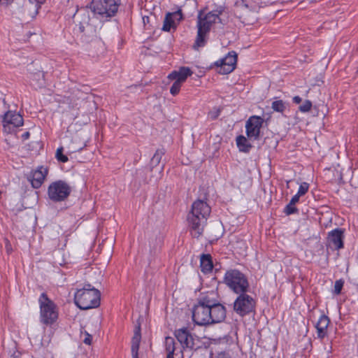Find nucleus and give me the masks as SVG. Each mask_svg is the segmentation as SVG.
<instances>
[{
	"instance_id": "nucleus-1",
	"label": "nucleus",
	"mask_w": 358,
	"mask_h": 358,
	"mask_svg": "<svg viewBox=\"0 0 358 358\" xmlns=\"http://www.w3.org/2000/svg\"><path fill=\"white\" fill-rule=\"evenodd\" d=\"M211 212L210 206L204 201L197 199L193 202L187 215V222L192 235L199 238L203 232V227Z\"/></svg>"
},
{
	"instance_id": "nucleus-2",
	"label": "nucleus",
	"mask_w": 358,
	"mask_h": 358,
	"mask_svg": "<svg viewBox=\"0 0 358 358\" xmlns=\"http://www.w3.org/2000/svg\"><path fill=\"white\" fill-rule=\"evenodd\" d=\"M101 293L92 285L87 283L78 289L74 295V302L81 310L97 308L100 305Z\"/></svg>"
},
{
	"instance_id": "nucleus-3",
	"label": "nucleus",
	"mask_w": 358,
	"mask_h": 358,
	"mask_svg": "<svg viewBox=\"0 0 358 358\" xmlns=\"http://www.w3.org/2000/svg\"><path fill=\"white\" fill-rule=\"evenodd\" d=\"M222 282L235 294L248 292L250 289L246 275L236 268L228 269L224 273Z\"/></svg>"
},
{
	"instance_id": "nucleus-4",
	"label": "nucleus",
	"mask_w": 358,
	"mask_h": 358,
	"mask_svg": "<svg viewBox=\"0 0 358 358\" xmlns=\"http://www.w3.org/2000/svg\"><path fill=\"white\" fill-rule=\"evenodd\" d=\"M192 318L195 324L199 326H207L220 323L224 320L226 315L216 316L213 310L198 303L194 304L192 310Z\"/></svg>"
},
{
	"instance_id": "nucleus-5",
	"label": "nucleus",
	"mask_w": 358,
	"mask_h": 358,
	"mask_svg": "<svg viewBox=\"0 0 358 358\" xmlns=\"http://www.w3.org/2000/svg\"><path fill=\"white\" fill-rule=\"evenodd\" d=\"M196 303L213 310V313L217 317L222 314L227 316L226 308L220 302L217 290L212 289L201 292L196 299Z\"/></svg>"
},
{
	"instance_id": "nucleus-6",
	"label": "nucleus",
	"mask_w": 358,
	"mask_h": 358,
	"mask_svg": "<svg viewBox=\"0 0 358 358\" xmlns=\"http://www.w3.org/2000/svg\"><path fill=\"white\" fill-rule=\"evenodd\" d=\"M121 4V0H92L90 8L101 18L114 17Z\"/></svg>"
},
{
	"instance_id": "nucleus-7",
	"label": "nucleus",
	"mask_w": 358,
	"mask_h": 358,
	"mask_svg": "<svg viewBox=\"0 0 358 358\" xmlns=\"http://www.w3.org/2000/svg\"><path fill=\"white\" fill-rule=\"evenodd\" d=\"M38 303L40 306L41 322L45 325L54 324L58 318V312L55 303L45 292L41 294Z\"/></svg>"
},
{
	"instance_id": "nucleus-8",
	"label": "nucleus",
	"mask_w": 358,
	"mask_h": 358,
	"mask_svg": "<svg viewBox=\"0 0 358 358\" xmlns=\"http://www.w3.org/2000/svg\"><path fill=\"white\" fill-rule=\"evenodd\" d=\"M71 192L70 185L62 180L52 182L48 188V198L53 202L65 201L69 196Z\"/></svg>"
},
{
	"instance_id": "nucleus-9",
	"label": "nucleus",
	"mask_w": 358,
	"mask_h": 358,
	"mask_svg": "<svg viewBox=\"0 0 358 358\" xmlns=\"http://www.w3.org/2000/svg\"><path fill=\"white\" fill-rule=\"evenodd\" d=\"M238 296L233 303L234 311L241 317H244L253 312L255 308V300L247 292L237 294Z\"/></svg>"
},
{
	"instance_id": "nucleus-10",
	"label": "nucleus",
	"mask_w": 358,
	"mask_h": 358,
	"mask_svg": "<svg viewBox=\"0 0 358 358\" xmlns=\"http://www.w3.org/2000/svg\"><path fill=\"white\" fill-rule=\"evenodd\" d=\"M211 24L203 15V10L199 11L197 16V35L193 48L195 50L203 47L206 43L207 36L210 31Z\"/></svg>"
},
{
	"instance_id": "nucleus-11",
	"label": "nucleus",
	"mask_w": 358,
	"mask_h": 358,
	"mask_svg": "<svg viewBox=\"0 0 358 358\" xmlns=\"http://www.w3.org/2000/svg\"><path fill=\"white\" fill-rule=\"evenodd\" d=\"M237 59V53L235 51H231L224 57L216 61L214 66L217 68V72L218 73L229 74L236 69Z\"/></svg>"
},
{
	"instance_id": "nucleus-12",
	"label": "nucleus",
	"mask_w": 358,
	"mask_h": 358,
	"mask_svg": "<svg viewBox=\"0 0 358 358\" xmlns=\"http://www.w3.org/2000/svg\"><path fill=\"white\" fill-rule=\"evenodd\" d=\"M264 122V119L257 115H252L248 118L245 123V132L249 140L259 139Z\"/></svg>"
},
{
	"instance_id": "nucleus-13",
	"label": "nucleus",
	"mask_w": 358,
	"mask_h": 358,
	"mask_svg": "<svg viewBox=\"0 0 358 358\" xmlns=\"http://www.w3.org/2000/svg\"><path fill=\"white\" fill-rule=\"evenodd\" d=\"M2 123L5 131L11 132L14 128L23 125L24 120L19 113L8 110L2 116Z\"/></svg>"
},
{
	"instance_id": "nucleus-14",
	"label": "nucleus",
	"mask_w": 358,
	"mask_h": 358,
	"mask_svg": "<svg viewBox=\"0 0 358 358\" xmlns=\"http://www.w3.org/2000/svg\"><path fill=\"white\" fill-rule=\"evenodd\" d=\"M74 33L85 43H90L96 36L95 27L88 22H80L76 25Z\"/></svg>"
},
{
	"instance_id": "nucleus-15",
	"label": "nucleus",
	"mask_w": 358,
	"mask_h": 358,
	"mask_svg": "<svg viewBox=\"0 0 358 358\" xmlns=\"http://www.w3.org/2000/svg\"><path fill=\"white\" fill-rule=\"evenodd\" d=\"M344 230L336 228L329 232L327 245L334 250H340L344 247Z\"/></svg>"
},
{
	"instance_id": "nucleus-16",
	"label": "nucleus",
	"mask_w": 358,
	"mask_h": 358,
	"mask_svg": "<svg viewBox=\"0 0 358 358\" xmlns=\"http://www.w3.org/2000/svg\"><path fill=\"white\" fill-rule=\"evenodd\" d=\"M183 19V15L180 9L166 14L162 30L170 31L171 29H176L177 24Z\"/></svg>"
},
{
	"instance_id": "nucleus-17",
	"label": "nucleus",
	"mask_w": 358,
	"mask_h": 358,
	"mask_svg": "<svg viewBox=\"0 0 358 358\" xmlns=\"http://www.w3.org/2000/svg\"><path fill=\"white\" fill-rule=\"evenodd\" d=\"M175 336L183 348H195L194 339L187 328L176 330Z\"/></svg>"
},
{
	"instance_id": "nucleus-18",
	"label": "nucleus",
	"mask_w": 358,
	"mask_h": 358,
	"mask_svg": "<svg viewBox=\"0 0 358 358\" xmlns=\"http://www.w3.org/2000/svg\"><path fill=\"white\" fill-rule=\"evenodd\" d=\"M48 173V169L43 166H41L34 171L29 178L31 186L35 189L39 188L43 183Z\"/></svg>"
},
{
	"instance_id": "nucleus-19",
	"label": "nucleus",
	"mask_w": 358,
	"mask_h": 358,
	"mask_svg": "<svg viewBox=\"0 0 358 358\" xmlns=\"http://www.w3.org/2000/svg\"><path fill=\"white\" fill-rule=\"evenodd\" d=\"M330 323V319L328 316L322 314L317 322L315 324V327L317 329V338L322 340L327 335V328Z\"/></svg>"
},
{
	"instance_id": "nucleus-20",
	"label": "nucleus",
	"mask_w": 358,
	"mask_h": 358,
	"mask_svg": "<svg viewBox=\"0 0 358 358\" xmlns=\"http://www.w3.org/2000/svg\"><path fill=\"white\" fill-rule=\"evenodd\" d=\"M193 72L187 66H181L178 71H172L169 76L168 78L170 80L178 81L181 83H184L186 79L192 76Z\"/></svg>"
},
{
	"instance_id": "nucleus-21",
	"label": "nucleus",
	"mask_w": 358,
	"mask_h": 358,
	"mask_svg": "<svg viewBox=\"0 0 358 358\" xmlns=\"http://www.w3.org/2000/svg\"><path fill=\"white\" fill-rule=\"evenodd\" d=\"M141 340V327L138 325L135 327L134 336L131 339V356L132 358H138V350Z\"/></svg>"
},
{
	"instance_id": "nucleus-22",
	"label": "nucleus",
	"mask_w": 358,
	"mask_h": 358,
	"mask_svg": "<svg viewBox=\"0 0 358 358\" xmlns=\"http://www.w3.org/2000/svg\"><path fill=\"white\" fill-rule=\"evenodd\" d=\"M200 268L203 273H208L213 268L212 257L210 254H202L200 257Z\"/></svg>"
},
{
	"instance_id": "nucleus-23",
	"label": "nucleus",
	"mask_w": 358,
	"mask_h": 358,
	"mask_svg": "<svg viewBox=\"0 0 358 358\" xmlns=\"http://www.w3.org/2000/svg\"><path fill=\"white\" fill-rule=\"evenodd\" d=\"M224 10V7L220 6L217 7L215 10L210 11L207 13H205L203 12V15L206 17V20H208L213 24L216 23L217 21L220 23H222V20L220 17V15L222 14Z\"/></svg>"
},
{
	"instance_id": "nucleus-24",
	"label": "nucleus",
	"mask_w": 358,
	"mask_h": 358,
	"mask_svg": "<svg viewBox=\"0 0 358 358\" xmlns=\"http://www.w3.org/2000/svg\"><path fill=\"white\" fill-rule=\"evenodd\" d=\"M249 139L243 135H240L236 138V144L239 150L243 152H249L252 145L248 142Z\"/></svg>"
},
{
	"instance_id": "nucleus-25",
	"label": "nucleus",
	"mask_w": 358,
	"mask_h": 358,
	"mask_svg": "<svg viewBox=\"0 0 358 358\" xmlns=\"http://www.w3.org/2000/svg\"><path fill=\"white\" fill-rule=\"evenodd\" d=\"M165 154L164 148L157 149L150 160V171L158 166L162 160V157Z\"/></svg>"
},
{
	"instance_id": "nucleus-26",
	"label": "nucleus",
	"mask_w": 358,
	"mask_h": 358,
	"mask_svg": "<svg viewBox=\"0 0 358 358\" xmlns=\"http://www.w3.org/2000/svg\"><path fill=\"white\" fill-rule=\"evenodd\" d=\"M165 348L167 352L166 357H173L175 348V340L173 338L167 336L165 338Z\"/></svg>"
},
{
	"instance_id": "nucleus-27",
	"label": "nucleus",
	"mask_w": 358,
	"mask_h": 358,
	"mask_svg": "<svg viewBox=\"0 0 358 358\" xmlns=\"http://www.w3.org/2000/svg\"><path fill=\"white\" fill-rule=\"evenodd\" d=\"M271 108L274 111L283 113L285 110V103L282 100L274 101L272 103Z\"/></svg>"
},
{
	"instance_id": "nucleus-28",
	"label": "nucleus",
	"mask_w": 358,
	"mask_h": 358,
	"mask_svg": "<svg viewBox=\"0 0 358 358\" xmlns=\"http://www.w3.org/2000/svg\"><path fill=\"white\" fill-rule=\"evenodd\" d=\"M63 151L62 147L58 148L56 151V158L59 162L66 163L69 161V158L63 154Z\"/></svg>"
},
{
	"instance_id": "nucleus-29",
	"label": "nucleus",
	"mask_w": 358,
	"mask_h": 358,
	"mask_svg": "<svg viewBox=\"0 0 358 358\" xmlns=\"http://www.w3.org/2000/svg\"><path fill=\"white\" fill-rule=\"evenodd\" d=\"M182 84V83L175 80L174 83H173L172 86L171 87L170 93L173 96L177 95L180 90Z\"/></svg>"
},
{
	"instance_id": "nucleus-30",
	"label": "nucleus",
	"mask_w": 358,
	"mask_h": 358,
	"mask_svg": "<svg viewBox=\"0 0 358 358\" xmlns=\"http://www.w3.org/2000/svg\"><path fill=\"white\" fill-rule=\"evenodd\" d=\"M344 285V280L339 279L335 281L334 294L338 295L341 294Z\"/></svg>"
},
{
	"instance_id": "nucleus-31",
	"label": "nucleus",
	"mask_w": 358,
	"mask_h": 358,
	"mask_svg": "<svg viewBox=\"0 0 358 358\" xmlns=\"http://www.w3.org/2000/svg\"><path fill=\"white\" fill-rule=\"evenodd\" d=\"M299 212V210L297 208H296L294 205H291L290 203H289L284 209V213L287 215H292L294 213H297Z\"/></svg>"
},
{
	"instance_id": "nucleus-32",
	"label": "nucleus",
	"mask_w": 358,
	"mask_h": 358,
	"mask_svg": "<svg viewBox=\"0 0 358 358\" xmlns=\"http://www.w3.org/2000/svg\"><path fill=\"white\" fill-rule=\"evenodd\" d=\"M312 108V102L310 100H306L304 103L299 108V110L303 113H307Z\"/></svg>"
},
{
	"instance_id": "nucleus-33",
	"label": "nucleus",
	"mask_w": 358,
	"mask_h": 358,
	"mask_svg": "<svg viewBox=\"0 0 358 358\" xmlns=\"http://www.w3.org/2000/svg\"><path fill=\"white\" fill-rule=\"evenodd\" d=\"M308 189L309 184L308 182H303L300 185L297 194L300 196H303L308 192Z\"/></svg>"
},
{
	"instance_id": "nucleus-34",
	"label": "nucleus",
	"mask_w": 358,
	"mask_h": 358,
	"mask_svg": "<svg viewBox=\"0 0 358 358\" xmlns=\"http://www.w3.org/2000/svg\"><path fill=\"white\" fill-rule=\"evenodd\" d=\"M221 110L219 108H214L213 110H211L208 113V117L212 120H216L219 115H220Z\"/></svg>"
},
{
	"instance_id": "nucleus-35",
	"label": "nucleus",
	"mask_w": 358,
	"mask_h": 358,
	"mask_svg": "<svg viewBox=\"0 0 358 358\" xmlns=\"http://www.w3.org/2000/svg\"><path fill=\"white\" fill-rule=\"evenodd\" d=\"M29 3L34 6L35 14L38 13V9L41 8V5L43 3L41 0H29Z\"/></svg>"
},
{
	"instance_id": "nucleus-36",
	"label": "nucleus",
	"mask_w": 358,
	"mask_h": 358,
	"mask_svg": "<svg viewBox=\"0 0 358 358\" xmlns=\"http://www.w3.org/2000/svg\"><path fill=\"white\" fill-rule=\"evenodd\" d=\"M300 195H299L297 193L292 196V198L291 199L289 203H291V205H295L296 203L299 202V198H300Z\"/></svg>"
},
{
	"instance_id": "nucleus-37",
	"label": "nucleus",
	"mask_w": 358,
	"mask_h": 358,
	"mask_svg": "<svg viewBox=\"0 0 358 358\" xmlns=\"http://www.w3.org/2000/svg\"><path fill=\"white\" fill-rule=\"evenodd\" d=\"M215 358H231L230 355L226 352H221L217 354Z\"/></svg>"
},
{
	"instance_id": "nucleus-38",
	"label": "nucleus",
	"mask_w": 358,
	"mask_h": 358,
	"mask_svg": "<svg viewBox=\"0 0 358 358\" xmlns=\"http://www.w3.org/2000/svg\"><path fill=\"white\" fill-rule=\"evenodd\" d=\"M92 337L90 334H86V336L83 341L84 343L87 344V345H91L92 343Z\"/></svg>"
},
{
	"instance_id": "nucleus-39",
	"label": "nucleus",
	"mask_w": 358,
	"mask_h": 358,
	"mask_svg": "<svg viewBox=\"0 0 358 358\" xmlns=\"http://www.w3.org/2000/svg\"><path fill=\"white\" fill-rule=\"evenodd\" d=\"M87 145L86 143H84L83 145L79 147V148H74V149H72L71 150V152H80L81 150H83V149L86 147Z\"/></svg>"
},
{
	"instance_id": "nucleus-40",
	"label": "nucleus",
	"mask_w": 358,
	"mask_h": 358,
	"mask_svg": "<svg viewBox=\"0 0 358 358\" xmlns=\"http://www.w3.org/2000/svg\"><path fill=\"white\" fill-rule=\"evenodd\" d=\"M11 358H21V352L19 351H15L11 355Z\"/></svg>"
},
{
	"instance_id": "nucleus-41",
	"label": "nucleus",
	"mask_w": 358,
	"mask_h": 358,
	"mask_svg": "<svg viewBox=\"0 0 358 358\" xmlns=\"http://www.w3.org/2000/svg\"><path fill=\"white\" fill-rule=\"evenodd\" d=\"M301 98L299 96H295L293 97V102L295 103H300L301 102Z\"/></svg>"
},
{
	"instance_id": "nucleus-42",
	"label": "nucleus",
	"mask_w": 358,
	"mask_h": 358,
	"mask_svg": "<svg viewBox=\"0 0 358 358\" xmlns=\"http://www.w3.org/2000/svg\"><path fill=\"white\" fill-rule=\"evenodd\" d=\"M30 136V133L29 131H26L24 132L22 135V138L24 139V140H26Z\"/></svg>"
},
{
	"instance_id": "nucleus-43",
	"label": "nucleus",
	"mask_w": 358,
	"mask_h": 358,
	"mask_svg": "<svg viewBox=\"0 0 358 358\" xmlns=\"http://www.w3.org/2000/svg\"><path fill=\"white\" fill-rule=\"evenodd\" d=\"M242 3L244 4V6L246 7V8H248V5L247 3H245V0H241Z\"/></svg>"
},
{
	"instance_id": "nucleus-44",
	"label": "nucleus",
	"mask_w": 358,
	"mask_h": 358,
	"mask_svg": "<svg viewBox=\"0 0 358 358\" xmlns=\"http://www.w3.org/2000/svg\"><path fill=\"white\" fill-rule=\"evenodd\" d=\"M148 19H149V17H143V22H144V23H145V22H148Z\"/></svg>"
},
{
	"instance_id": "nucleus-45",
	"label": "nucleus",
	"mask_w": 358,
	"mask_h": 358,
	"mask_svg": "<svg viewBox=\"0 0 358 358\" xmlns=\"http://www.w3.org/2000/svg\"><path fill=\"white\" fill-rule=\"evenodd\" d=\"M148 19H149V17H143V22H144V23H145V22H148Z\"/></svg>"
},
{
	"instance_id": "nucleus-46",
	"label": "nucleus",
	"mask_w": 358,
	"mask_h": 358,
	"mask_svg": "<svg viewBox=\"0 0 358 358\" xmlns=\"http://www.w3.org/2000/svg\"><path fill=\"white\" fill-rule=\"evenodd\" d=\"M163 169H164V165L162 166L161 171H162Z\"/></svg>"
},
{
	"instance_id": "nucleus-47",
	"label": "nucleus",
	"mask_w": 358,
	"mask_h": 358,
	"mask_svg": "<svg viewBox=\"0 0 358 358\" xmlns=\"http://www.w3.org/2000/svg\"><path fill=\"white\" fill-rule=\"evenodd\" d=\"M166 358H169V357H166ZM170 358H174V357H170Z\"/></svg>"
}]
</instances>
